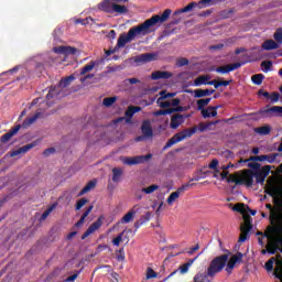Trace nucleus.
I'll return each instance as SVG.
<instances>
[{
    "label": "nucleus",
    "mask_w": 282,
    "mask_h": 282,
    "mask_svg": "<svg viewBox=\"0 0 282 282\" xmlns=\"http://www.w3.org/2000/svg\"><path fill=\"white\" fill-rule=\"evenodd\" d=\"M173 11L171 9H165L163 13L152 15L150 19L145 20L143 23L139 24L138 26L131 28L128 33H123L119 35V39L117 41V45L115 50H120L121 47H124L127 43H131L135 39V36H147V34H151L153 30H151L153 26L162 23H166L169 21V18L171 17V13Z\"/></svg>",
    "instance_id": "f257e3e1"
},
{
    "label": "nucleus",
    "mask_w": 282,
    "mask_h": 282,
    "mask_svg": "<svg viewBox=\"0 0 282 282\" xmlns=\"http://www.w3.org/2000/svg\"><path fill=\"white\" fill-rule=\"evenodd\" d=\"M209 127V124H206L204 122L198 123V127L195 126L193 128H186L183 131L175 133L164 145L163 151H166V149H171L174 144H177V142H182L183 140H186L187 138H193L197 131L200 133H204L206 129Z\"/></svg>",
    "instance_id": "f03ea898"
},
{
    "label": "nucleus",
    "mask_w": 282,
    "mask_h": 282,
    "mask_svg": "<svg viewBox=\"0 0 282 282\" xmlns=\"http://www.w3.org/2000/svg\"><path fill=\"white\" fill-rule=\"evenodd\" d=\"M229 257L230 253H225L221 256H217L210 261L207 268L210 279H213V276H215L216 274H219V272H224V268H226V263H228Z\"/></svg>",
    "instance_id": "7ed1b4c3"
},
{
    "label": "nucleus",
    "mask_w": 282,
    "mask_h": 282,
    "mask_svg": "<svg viewBox=\"0 0 282 282\" xmlns=\"http://www.w3.org/2000/svg\"><path fill=\"white\" fill-rule=\"evenodd\" d=\"M243 224L240 226V237H239V242L243 243L246 239H248V235H250V230H252V217L248 214H243L242 216Z\"/></svg>",
    "instance_id": "20e7f679"
},
{
    "label": "nucleus",
    "mask_w": 282,
    "mask_h": 282,
    "mask_svg": "<svg viewBox=\"0 0 282 282\" xmlns=\"http://www.w3.org/2000/svg\"><path fill=\"white\" fill-rule=\"evenodd\" d=\"M282 113V106H270L268 105L264 108H261L257 112H252L251 116H260V118H272L274 115Z\"/></svg>",
    "instance_id": "39448f33"
},
{
    "label": "nucleus",
    "mask_w": 282,
    "mask_h": 282,
    "mask_svg": "<svg viewBox=\"0 0 282 282\" xmlns=\"http://www.w3.org/2000/svg\"><path fill=\"white\" fill-rule=\"evenodd\" d=\"M153 158V154L148 153L145 155H137V156H127L122 159V163L127 166H135L138 164H144V162H149Z\"/></svg>",
    "instance_id": "423d86ee"
},
{
    "label": "nucleus",
    "mask_w": 282,
    "mask_h": 282,
    "mask_svg": "<svg viewBox=\"0 0 282 282\" xmlns=\"http://www.w3.org/2000/svg\"><path fill=\"white\" fill-rule=\"evenodd\" d=\"M279 154L272 153V154H262L258 156H250L249 159L246 160H240L239 163L241 162H268L269 164H274L276 162V158Z\"/></svg>",
    "instance_id": "0eeeda50"
},
{
    "label": "nucleus",
    "mask_w": 282,
    "mask_h": 282,
    "mask_svg": "<svg viewBox=\"0 0 282 282\" xmlns=\"http://www.w3.org/2000/svg\"><path fill=\"white\" fill-rule=\"evenodd\" d=\"M242 261H243V253L237 252L229 260H227L225 270L227 271L228 274H232V270H235V265H237V263H242Z\"/></svg>",
    "instance_id": "6e6552de"
},
{
    "label": "nucleus",
    "mask_w": 282,
    "mask_h": 282,
    "mask_svg": "<svg viewBox=\"0 0 282 282\" xmlns=\"http://www.w3.org/2000/svg\"><path fill=\"white\" fill-rule=\"evenodd\" d=\"M40 142H41V140L32 141L31 143H29L24 147H21L17 150L9 152V155H10V158H17V155H23V154L28 153V151H31V149H34V147H39Z\"/></svg>",
    "instance_id": "1a4fd4ad"
},
{
    "label": "nucleus",
    "mask_w": 282,
    "mask_h": 282,
    "mask_svg": "<svg viewBox=\"0 0 282 282\" xmlns=\"http://www.w3.org/2000/svg\"><path fill=\"white\" fill-rule=\"evenodd\" d=\"M272 166L264 165L262 169L253 172V177H256L257 184H263L265 182V177L270 175V171Z\"/></svg>",
    "instance_id": "9d476101"
},
{
    "label": "nucleus",
    "mask_w": 282,
    "mask_h": 282,
    "mask_svg": "<svg viewBox=\"0 0 282 282\" xmlns=\"http://www.w3.org/2000/svg\"><path fill=\"white\" fill-rule=\"evenodd\" d=\"M282 235V234H281ZM282 236H278L273 241L267 243V250L269 254H276V251L282 252Z\"/></svg>",
    "instance_id": "9b49d317"
},
{
    "label": "nucleus",
    "mask_w": 282,
    "mask_h": 282,
    "mask_svg": "<svg viewBox=\"0 0 282 282\" xmlns=\"http://www.w3.org/2000/svg\"><path fill=\"white\" fill-rule=\"evenodd\" d=\"M243 65H246V62L227 64V65L217 67L216 73L217 74H230V72H235V69H239V67H243Z\"/></svg>",
    "instance_id": "f8f14e48"
},
{
    "label": "nucleus",
    "mask_w": 282,
    "mask_h": 282,
    "mask_svg": "<svg viewBox=\"0 0 282 282\" xmlns=\"http://www.w3.org/2000/svg\"><path fill=\"white\" fill-rule=\"evenodd\" d=\"M186 118H189L188 115L174 113L171 117L170 129H180L184 122H186Z\"/></svg>",
    "instance_id": "ddd939ff"
},
{
    "label": "nucleus",
    "mask_w": 282,
    "mask_h": 282,
    "mask_svg": "<svg viewBox=\"0 0 282 282\" xmlns=\"http://www.w3.org/2000/svg\"><path fill=\"white\" fill-rule=\"evenodd\" d=\"M105 216H99L95 223H93L87 230L82 235V239L85 240L89 235H94V232L102 227V220Z\"/></svg>",
    "instance_id": "4468645a"
},
{
    "label": "nucleus",
    "mask_w": 282,
    "mask_h": 282,
    "mask_svg": "<svg viewBox=\"0 0 282 282\" xmlns=\"http://www.w3.org/2000/svg\"><path fill=\"white\" fill-rule=\"evenodd\" d=\"M53 52L55 54H64V56H74L76 54V52H78V48L74 47V46H55L53 47Z\"/></svg>",
    "instance_id": "2eb2a0df"
},
{
    "label": "nucleus",
    "mask_w": 282,
    "mask_h": 282,
    "mask_svg": "<svg viewBox=\"0 0 282 282\" xmlns=\"http://www.w3.org/2000/svg\"><path fill=\"white\" fill-rule=\"evenodd\" d=\"M169 78H173V73L169 70H156L151 74L152 80H169Z\"/></svg>",
    "instance_id": "dca6fc26"
},
{
    "label": "nucleus",
    "mask_w": 282,
    "mask_h": 282,
    "mask_svg": "<svg viewBox=\"0 0 282 282\" xmlns=\"http://www.w3.org/2000/svg\"><path fill=\"white\" fill-rule=\"evenodd\" d=\"M238 184H246V186L248 188H250V186H252L254 184V174L252 172V170H247L246 174L243 175V177H241L238 181Z\"/></svg>",
    "instance_id": "f3484780"
},
{
    "label": "nucleus",
    "mask_w": 282,
    "mask_h": 282,
    "mask_svg": "<svg viewBox=\"0 0 282 282\" xmlns=\"http://www.w3.org/2000/svg\"><path fill=\"white\" fill-rule=\"evenodd\" d=\"M19 131H21V124L13 127L11 130H9V132L4 133L0 138V142H2V144H6V142H10V140H12V138H14V135H17Z\"/></svg>",
    "instance_id": "a211bd4d"
},
{
    "label": "nucleus",
    "mask_w": 282,
    "mask_h": 282,
    "mask_svg": "<svg viewBox=\"0 0 282 282\" xmlns=\"http://www.w3.org/2000/svg\"><path fill=\"white\" fill-rule=\"evenodd\" d=\"M141 133L144 138H153V126H151V120L147 119L142 121Z\"/></svg>",
    "instance_id": "6ab92c4d"
},
{
    "label": "nucleus",
    "mask_w": 282,
    "mask_h": 282,
    "mask_svg": "<svg viewBox=\"0 0 282 282\" xmlns=\"http://www.w3.org/2000/svg\"><path fill=\"white\" fill-rule=\"evenodd\" d=\"M265 208H268V210H270L269 219H270L271 226H282V225L276 224L279 221V219H281V217L279 216V214H276L274 212V208H272V204H267Z\"/></svg>",
    "instance_id": "aec40b11"
},
{
    "label": "nucleus",
    "mask_w": 282,
    "mask_h": 282,
    "mask_svg": "<svg viewBox=\"0 0 282 282\" xmlns=\"http://www.w3.org/2000/svg\"><path fill=\"white\" fill-rule=\"evenodd\" d=\"M116 2L113 0H104L99 4V10H102L104 12H107L108 14H113V6Z\"/></svg>",
    "instance_id": "412c9836"
},
{
    "label": "nucleus",
    "mask_w": 282,
    "mask_h": 282,
    "mask_svg": "<svg viewBox=\"0 0 282 282\" xmlns=\"http://www.w3.org/2000/svg\"><path fill=\"white\" fill-rule=\"evenodd\" d=\"M155 59V55L153 53H144L134 57V63H151V61Z\"/></svg>",
    "instance_id": "4be33fe9"
},
{
    "label": "nucleus",
    "mask_w": 282,
    "mask_h": 282,
    "mask_svg": "<svg viewBox=\"0 0 282 282\" xmlns=\"http://www.w3.org/2000/svg\"><path fill=\"white\" fill-rule=\"evenodd\" d=\"M279 47H280V45L274 40H265L262 43V50H264L265 52H270L272 50H279Z\"/></svg>",
    "instance_id": "5701e85b"
},
{
    "label": "nucleus",
    "mask_w": 282,
    "mask_h": 282,
    "mask_svg": "<svg viewBox=\"0 0 282 282\" xmlns=\"http://www.w3.org/2000/svg\"><path fill=\"white\" fill-rule=\"evenodd\" d=\"M41 116H43V112H35L34 117L25 119L22 122V124H20V127H22V129H28V127H31V124H34V122H36V120H39Z\"/></svg>",
    "instance_id": "b1692460"
},
{
    "label": "nucleus",
    "mask_w": 282,
    "mask_h": 282,
    "mask_svg": "<svg viewBox=\"0 0 282 282\" xmlns=\"http://www.w3.org/2000/svg\"><path fill=\"white\" fill-rule=\"evenodd\" d=\"M93 210H94V205H90L89 207H87L85 213L82 215L80 219L75 224V227L80 228V226H83L85 224V219H87V217H89V215Z\"/></svg>",
    "instance_id": "393cba45"
},
{
    "label": "nucleus",
    "mask_w": 282,
    "mask_h": 282,
    "mask_svg": "<svg viewBox=\"0 0 282 282\" xmlns=\"http://www.w3.org/2000/svg\"><path fill=\"white\" fill-rule=\"evenodd\" d=\"M148 221H151V212H147L145 215H142L139 220L134 223V228H140L144 226Z\"/></svg>",
    "instance_id": "a878e982"
},
{
    "label": "nucleus",
    "mask_w": 282,
    "mask_h": 282,
    "mask_svg": "<svg viewBox=\"0 0 282 282\" xmlns=\"http://www.w3.org/2000/svg\"><path fill=\"white\" fill-rule=\"evenodd\" d=\"M210 76L208 75H200L194 80L195 87H202V85H210Z\"/></svg>",
    "instance_id": "bb28decb"
},
{
    "label": "nucleus",
    "mask_w": 282,
    "mask_h": 282,
    "mask_svg": "<svg viewBox=\"0 0 282 282\" xmlns=\"http://www.w3.org/2000/svg\"><path fill=\"white\" fill-rule=\"evenodd\" d=\"M215 89H196L194 90L195 98H205L206 96H213Z\"/></svg>",
    "instance_id": "cd10ccee"
},
{
    "label": "nucleus",
    "mask_w": 282,
    "mask_h": 282,
    "mask_svg": "<svg viewBox=\"0 0 282 282\" xmlns=\"http://www.w3.org/2000/svg\"><path fill=\"white\" fill-rule=\"evenodd\" d=\"M124 171L121 167H113L112 169V182H115V184H118V182H120V180L122 178Z\"/></svg>",
    "instance_id": "c85d7f7f"
},
{
    "label": "nucleus",
    "mask_w": 282,
    "mask_h": 282,
    "mask_svg": "<svg viewBox=\"0 0 282 282\" xmlns=\"http://www.w3.org/2000/svg\"><path fill=\"white\" fill-rule=\"evenodd\" d=\"M135 207L130 209L122 218L121 224H131L133 221V217H135Z\"/></svg>",
    "instance_id": "c756f323"
},
{
    "label": "nucleus",
    "mask_w": 282,
    "mask_h": 282,
    "mask_svg": "<svg viewBox=\"0 0 282 282\" xmlns=\"http://www.w3.org/2000/svg\"><path fill=\"white\" fill-rule=\"evenodd\" d=\"M195 261H197V257L189 259L186 263L178 267V271L181 272V274H186V272H188L191 265H193Z\"/></svg>",
    "instance_id": "7c9ffc66"
},
{
    "label": "nucleus",
    "mask_w": 282,
    "mask_h": 282,
    "mask_svg": "<svg viewBox=\"0 0 282 282\" xmlns=\"http://www.w3.org/2000/svg\"><path fill=\"white\" fill-rule=\"evenodd\" d=\"M208 276H210V274H208V269H207V272L196 273L194 276V282H210V280H208Z\"/></svg>",
    "instance_id": "2f4dec72"
},
{
    "label": "nucleus",
    "mask_w": 282,
    "mask_h": 282,
    "mask_svg": "<svg viewBox=\"0 0 282 282\" xmlns=\"http://www.w3.org/2000/svg\"><path fill=\"white\" fill-rule=\"evenodd\" d=\"M230 84H232V79L221 82L214 79L209 82V85H213L215 89H219V87H228Z\"/></svg>",
    "instance_id": "473e14b6"
},
{
    "label": "nucleus",
    "mask_w": 282,
    "mask_h": 282,
    "mask_svg": "<svg viewBox=\"0 0 282 282\" xmlns=\"http://www.w3.org/2000/svg\"><path fill=\"white\" fill-rule=\"evenodd\" d=\"M254 133L259 135H270L272 128L270 126H262L253 129Z\"/></svg>",
    "instance_id": "72a5a7b5"
},
{
    "label": "nucleus",
    "mask_w": 282,
    "mask_h": 282,
    "mask_svg": "<svg viewBox=\"0 0 282 282\" xmlns=\"http://www.w3.org/2000/svg\"><path fill=\"white\" fill-rule=\"evenodd\" d=\"M264 193H267V195H270V197H273V204H279V200H276L279 188L271 185L264 191Z\"/></svg>",
    "instance_id": "f704fd0d"
},
{
    "label": "nucleus",
    "mask_w": 282,
    "mask_h": 282,
    "mask_svg": "<svg viewBox=\"0 0 282 282\" xmlns=\"http://www.w3.org/2000/svg\"><path fill=\"white\" fill-rule=\"evenodd\" d=\"M96 181H89L86 186L78 193V197H83V195H85L86 193H89V191H91V188H96Z\"/></svg>",
    "instance_id": "c9c22d12"
},
{
    "label": "nucleus",
    "mask_w": 282,
    "mask_h": 282,
    "mask_svg": "<svg viewBox=\"0 0 282 282\" xmlns=\"http://www.w3.org/2000/svg\"><path fill=\"white\" fill-rule=\"evenodd\" d=\"M210 100H213V98L198 99L196 101L198 111H203L206 107H208V105H210Z\"/></svg>",
    "instance_id": "e433bc0d"
},
{
    "label": "nucleus",
    "mask_w": 282,
    "mask_h": 282,
    "mask_svg": "<svg viewBox=\"0 0 282 282\" xmlns=\"http://www.w3.org/2000/svg\"><path fill=\"white\" fill-rule=\"evenodd\" d=\"M58 94H61V90L58 89V87L51 86V88L46 95V99L52 100V98H58Z\"/></svg>",
    "instance_id": "4c0bfd02"
},
{
    "label": "nucleus",
    "mask_w": 282,
    "mask_h": 282,
    "mask_svg": "<svg viewBox=\"0 0 282 282\" xmlns=\"http://www.w3.org/2000/svg\"><path fill=\"white\" fill-rule=\"evenodd\" d=\"M74 80H76V77H74V75H69L68 77L62 78L59 80V87H69V85H72V83H74Z\"/></svg>",
    "instance_id": "58836bf2"
},
{
    "label": "nucleus",
    "mask_w": 282,
    "mask_h": 282,
    "mask_svg": "<svg viewBox=\"0 0 282 282\" xmlns=\"http://www.w3.org/2000/svg\"><path fill=\"white\" fill-rule=\"evenodd\" d=\"M113 12H116L117 14H127V12H129V9H127L126 6L115 3L112 7V14Z\"/></svg>",
    "instance_id": "ea45409f"
},
{
    "label": "nucleus",
    "mask_w": 282,
    "mask_h": 282,
    "mask_svg": "<svg viewBox=\"0 0 282 282\" xmlns=\"http://www.w3.org/2000/svg\"><path fill=\"white\" fill-rule=\"evenodd\" d=\"M200 113L203 118H216L217 116V111L210 109V107H208L207 109L200 110Z\"/></svg>",
    "instance_id": "a19ab883"
},
{
    "label": "nucleus",
    "mask_w": 282,
    "mask_h": 282,
    "mask_svg": "<svg viewBox=\"0 0 282 282\" xmlns=\"http://www.w3.org/2000/svg\"><path fill=\"white\" fill-rule=\"evenodd\" d=\"M54 208H56V204H53L48 208H46V210L40 217V221H45V219H47V217L52 215V213L54 212Z\"/></svg>",
    "instance_id": "79ce46f5"
},
{
    "label": "nucleus",
    "mask_w": 282,
    "mask_h": 282,
    "mask_svg": "<svg viewBox=\"0 0 282 282\" xmlns=\"http://www.w3.org/2000/svg\"><path fill=\"white\" fill-rule=\"evenodd\" d=\"M263 78H265V75L256 74L251 77V80L253 85H261L263 83Z\"/></svg>",
    "instance_id": "37998d69"
},
{
    "label": "nucleus",
    "mask_w": 282,
    "mask_h": 282,
    "mask_svg": "<svg viewBox=\"0 0 282 282\" xmlns=\"http://www.w3.org/2000/svg\"><path fill=\"white\" fill-rule=\"evenodd\" d=\"M94 67H96V62H90L89 64L85 65L82 70H80V75L85 76V74L91 72V69H94Z\"/></svg>",
    "instance_id": "c03bdc74"
},
{
    "label": "nucleus",
    "mask_w": 282,
    "mask_h": 282,
    "mask_svg": "<svg viewBox=\"0 0 282 282\" xmlns=\"http://www.w3.org/2000/svg\"><path fill=\"white\" fill-rule=\"evenodd\" d=\"M273 39L278 45H282V28L275 30Z\"/></svg>",
    "instance_id": "a18cd8bd"
},
{
    "label": "nucleus",
    "mask_w": 282,
    "mask_h": 282,
    "mask_svg": "<svg viewBox=\"0 0 282 282\" xmlns=\"http://www.w3.org/2000/svg\"><path fill=\"white\" fill-rule=\"evenodd\" d=\"M159 185H150L149 187H143L141 191L142 193H145V195H151V193H155V191H159Z\"/></svg>",
    "instance_id": "49530a36"
},
{
    "label": "nucleus",
    "mask_w": 282,
    "mask_h": 282,
    "mask_svg": "<svg viewBox=\"0 0 282 282\" xmlns=\"http://www.w3.org/2000/svg\"><path fill=\"white\" fill-rule=\"evenodd\" d=\"M116 100H118V97H106L102 100V105L104 107H111Z\"/></svg>",
    "instance_id": "de8ad7c7"
},
{
    "label": "nucleus",
    "mask_w": 282,
    "mask_h": 282,
    "mask_svg": "<svg viewBox=\"0 0 282 282\" xmlns=\"http://www.w3.org/2000/svg\"><path fill=\"white\" fill-rule=\"evenodd\" d=\"M180 191L176 189L175 192L171 193L170 196L167 197V204H173V202H175V199L180 198Z\"/></svg>",
    "instance_id": "09e8293b"
},
{
    "label": "nucleus",
    "mask_w": 282,
    "mask_h": 282,
    "mask_svg": "<svg viewBox=\"0 0 282 282\" xmlns=\"http://www.w3.org/2000/svg\"><path fill=\"white\" fill-rule=\"evenodd\" d=\"M261 67H263L262 72H264V74H268V72H270V69H272V63L270 61H263L261 63Z\"/></svg>",
    "instance_id": "8fccbe9b"
},
{
    "label": "nucleus",
    "mask_w": 282,
    "mask_h": 282,
    "mask_svg": "<svg viewBox=\"0 0 282 282\" xmlns=\"http://www.w3.org/2000/svg\"><path fill=\"white\" fill-rule=\"evenodd\" d=\"M116 259L117 261H124L126 256H124V248H120L119 250L116 251Z\"/></svg>",
    "instance_id": "3c124183"
},
{
    "label": "nucleus",
    "mask_w": 282,
    "mask_h": 282,
    "mask_svg": "<svg viewBox=\"0 0 282 282\" xmlns=\"http://www.w3.org/2000/svg\"><path fill=\"white\" fill-rule=\"evenodd\" d=\"M234 210H236V213H241V215H243L246 213V205L243 203H238L234 206Z\"/></svg>",
    "instance_id": "603ef678"
},
{
    "label": "nucleus",
    "mask_w": 282,
    "mask_h": 282,
    "mask_svg": "<svg viewBox=\"0 0 282 282\" xmlns=\"http://www.w3.org/2000/svg\"><path fill=\"white\" fill-rule=\"evenodd\" d=\"M80 272H83V269L75 271V273L64 280V282H74L78 276L80 275Z\"/></svg>",
    "instance_id": "864d4df0"
},
{
    "label": "nucleus",
    "mask_w": 282,
    "mask_h": 282,
    "mask_svg": "<svg viewBox=\"0 0 282 282\" xmlns=\"http://www.w3.org/2000/svg\"><path fill=\"white\" fill-rule=\"evenodd\" d=\"M249 169H252V173L261 170V164L258 162H249L247 165Z\"/></svg>",
    "instance_id": "5fc2aeb1"
},
{
    "label": "nucleus",
    "mask_w": 282,
    "mask_h": 282,
    "mask_svg": "<svg viewBox=\"0 0 282 282\" xmlns=\"http://www.w3.org/2000/svg\"><path fill=\"white\" fill-rule=\"evenodd\" d=\"M265 270L267 272H272V270H274V258H271L265 262Z\"/></svg>",
    "instance_id": "6e6d98bb"
},
{
    "label": "nucleus",
    "mask_w": 282,
    "mask_h": 282,
    "mask_svg": "<svg viewBox=\"0 0 282 282\" xmlns=\"http://www.w3.org/2000/svg\"><path fill=\"white\" fill-rule=\"evenodd\" d=\"M217 166H219V161L217 159L212 160L209 163V169L215 171V173H219V169H217Z\"/></svg>",
    "instance_id": "4d7b16f0"
},
{
    "label": "nucleus",
    "mask_w": 282,
    "mask_h": 282,
    "mask_svg": "<svg viewBox=\"0 0 282 282\" xmlns=\"http://www.w3.org/2000/svg\"><path fill=\"white\" fill-rule=\"evenodd\" d=\"M89 200L87 198H80L76 205H75V210H80L85 204H87Z\"/></svg>",
    "instance_id": "13d9d810"
},
{
    "label": "nucleus",
    "mask_w": 282,
    "mask_h": 282,
    "mask_svg": "<svg viewBox=\"0 0 282 282\" xmlns=\"http://www.w3.org/2000/svg\"><path fill=\"white\" fill-rule=\"evenodd\" d=\"M154 116H171V108L156 110Z\"/></svg>",
    "instance_id": "bf43d9fd"
},
{
    "label": "nucleus",
    "mask_w": 282,
    "mask_h": 282,
    "mask_svg": "<svg viewBox=\"0 0 282 282\" xmlns=\"http://www.w3.org/2000/svg\"><path fill=\"white\" fill-rule=\"evenodd\" d=\"M147 279H158V273L152 268H148Z\"/></svg>",
    "instance_id": "052dcab7"
},
{
    "label": "nucleus",
    "mask_w": 282,
    "mask_h": 282,
    "mask_svg": "<svg viewBox=\"0 0 282 282\" xmlns=\"http://www.w3.org/2000/svg\"><path fill=\"white\" fill-rule=\"evenodd\" d=\"M279 98H281V95L278 91H273L270 95L269 100H271V102H279Z\"/></svg>",
    "instance_id": "680f3d73"
},
{
    "label": "nucleus",
    "mask_w": 282,
    "mask_h": 282,
    "mask_svg": "<svg viewBox=\"0 0 282 282\" xmlns=\"http://www.w3.org/2000/svg\"><path fill=\"white\" fill-rule=\"evenodd\" d=\"M176 65H177V67H184V66L188 65V58H186V57L178 58L176 62Z\"/></svg>",
    "instance_id": "e2e57ef3"
},
{
    "label": "nucleus",
    "mask_w": 282,
    "mask_h": 282,
    "mask_svg": "<svg viewBox=\"0 0 282 282\" xmlns=\"http://www.w3.org/2000/svg\"><path fill=\"white\" fill-rule=\"evenodd\" d=\"M223 158H226V160H232V158H235V153L230 150H225L221 153Z\"/></svg>",
    "instance_id": "0e129e2a"
},
{
    "label": "nucleus",
    "mask_w": 282,
    "mask_h": 282,
    "mask_svg": "<svg viewBox=\"0 0 282 282\" xmlns=\"http://www.w3.org/2000/svg\"><path fill=\"white\" fill-rule=\"evenodd\" d=\"M122 237H124V232H121L116 238H113L112 245L120 246V242L122 241Z\"/></svg>",
    "instance_id": "69168bd1"
},
{
    "label": "nucleus",
    "mask_w": 282,
    "mask_h": 282,
    "mask_svg": "<svg viewBox=\"0 0 282 282\" xmlns=\"http://www.w3.org/2000/svg\"><path fill=\"white\" fill-rule=\"evenodd\" d=\"M133 116H135V115L133 113V110L129 106L126 111V118H129V119H127L126 122H131V119L133 118Z\"/></svg>",
    "instance_id": "338daca9"
},
{
    "label": "nucleus",
    "mask_w": 282,
    "mask_h": 282,
    "mask_svg": "<svg viewBox=\"0 0 282 282\" xmlns=\"http://www.w3.org/2000/svg\"><path fill=\"white\" fill-rule=\"evenodd\" d=\"M241 178L237 177V176H229L227 178V182L236 184L237 186H241V183H239Z\"/></svg>",
    "instance_id": "774afa93"
}]
</instances>
